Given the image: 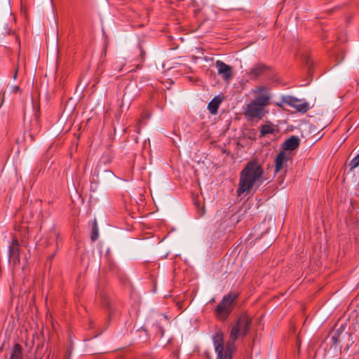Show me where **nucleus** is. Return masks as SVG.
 Returning <instances> with one entry per match:
<instances>
[{"label":"nucleus","instance_id":"obj_21","mask_svg":"<svg viewBox=\"0 0 359 359\" xmlns=\"http://www.w3.org/2000/svg\"><path fill=\"white\" fill-rule=\"evenodd\" d=\"M139 50H140V56H141L142 57H144V54H145L144 50L141 47H140V48H139Z\"/></svg>","mask_w":359,"mask_h":359},{"label":"nucleus","instance_id":"obj_6","mask_svg":"<svg viewBox=\"0 0 359 359\" xmlns=\"http://www.w3.org/2000/svg\"><path fill=\"white\" fill-rule=\"evenodd\" d=\"M283 102L295 109L297 111L305 113L309 109V104L292 96H287L283 98Z\"/></svg>","mask_w":359,"mask_h":359},{"label":"nucleus","instance_id":"obj_2","mask_svg":"<svg viewBox=\"0 0 359 359\" xmlns=\"http://www.w3.org/2000/svg\"><path fill=\"white\" fill-rule=\"evenodd\" d=\"M252 324V318L247 313H242L230 326L229 347H232V343L245 337L249 332Z\"/></svg>","mask_w":359,"mask_h":359},{"label":"nucleus","instance_id":"obj_23","mask_svg":"<svg viewBox=\"0 0 359 359\" xmlns=\"http://www.w3.org/2000/svg\"><path fill=\"white\" fill-rule=\"evenodd\" d=\"M55 255V252L53 255H52L50 256V259H53V257H54Z\"/></svg>","mask_w":359,"mask_h":359},{"label":"nucleus","instance_id":"obj_24","mask_svg":"<svg viewBox=\"0 0 359 359\" xmlns=\"http://www.w3.org/2000/svg\"><path fill=\"white\" fill-rule=\"evenodd\" d=\"M34 359H36V358H34Z\"/></svg>","mask_w":359,"mask_h":359},{"label":"nucleus","instance_id":"obj_7","mask_svg":"<svg viewBox=\"0 0 359 359\" xmlns=\"http://www.w3.org/2000/svg\"><path fill=\"white\" fill-rule=\"evenodd\" d=\"M255 94V100L262 105L267 107L270 104L271 95L269 89L265 86H259L253 90Z\"/></svg>","mask_w":359,"mask_h":359},{"label":"nucleus","instance_id":"obj_16","mask_svg":"<svg viewBox=\"0 0 359 359\" xmlns=\"http://www.w3.org/2000/svg\"><path fill=\"white\" fill-rule=\"evenodd\" d=\"M9 359H22V348L20 344H15Z\"/></svg>","mask_w":359,"mask_h":359},{"label":"nucleus","instance_id":"obj_19","mask_svg":"<svg viewBox=\"0 0 359 359\" xmlns=\"http://www.w3.org/2000/svg\"><path fill=\"white\" fill-rule=\"evenodd\" d=\"M34 116H35V122H36V124L38 125L39 123V118H40V114H39V107H38L34 113Z\"/></svg>","mask_w":359,"mask_h":359},{"label":"nucleus","instance_id":"obj_1","mask_svg":"<svg viewBox=\"0 0 359 359\" xmlns=\"http://www.w3.org/2000/svg\"><path fill=\"white\" fill-rule=\"evenodd\" d=\"M264 170L256 161L247 163L240 175L237 193L239 196L248 194L254 187H259L263 182Z\"/></svg>","mask_w":359,"mask_h":359},{"label":"nucleus","instance_id":"obj_17","mask_svg":"<svg viewBox=\"0 0 359 359\" xmlns=\"http://www.w3.org/2000/svg\"><path fill=\"white\" fill-rule=\"evenodd\" d=\"M99 236L98 226L96 220L94 221L92 229L91 240L95 241Z\"/></svg>","mask_w":359,"mask_h":359},{"label":"nucleus","instance_id":"obj_9","mask_svg":"<svg viewBox=\"0 0 359 359\" xmlns=\"http://www.w3.org/2000/svg\"><path fill=\"white\" fill-rule=\"evenodd\" d=\"M290 158V154L287 151H280L275 159V172L278 173L284 168L287 167V163Z\"/></svg>","mask_w":359,"mask_h":359},{"label":"nucleus","instance_id":"obj_15","mask_svg":"<svg viewBox=\"0 0 359 359\" xmlns=\"http://www.w3.org/2000/svg\"><path fill=\"white\" fill-rule=\"evenodd\" d=\"M222 99L219 97H214L208 104V108L211 114H216L218 111Z\"/></svg>","mask_w":359,"mask_h":359},{"label":"nucleus","instance_id":"obj_8","mask_svg":"<svg viewBox=\"0 0 359 359\" xmlns=\"http://www.w3.org/2000/svg\"><path fill=\"white\" fill-rule=\"evenodd\" d=\"M215 66L217 69L218 74L222 76L224 81H229L233 76L232 67L226 65L222 60H217Z\"/></svg>","mask_w":359,"mask_h":359},{"label":"nucleus","instance_id":"obj_12","mask_svg":"<svg viewBox=\"0 0 359 359\" xmlns=\"http://www.w3.org/2000/svg\"><path fill=\"white\" fill-rule=\"evenodd\" d=\"M299 145V139L297 136H291L287 139L283 144V151H293Z\"/></svg>","mask_w":359,"mask_h":359},{"label":"nucleus","instance_id":"obj_22","mask_svg":"<svg viewBox=\"0 0 359 359\" xmlns=\"http://www.w3.org/2000/svg\"><path fill=\"white\" fill-rule=\"evenodd\" d=\"M17 74H18V70L16 69L15 74H14V79H15L16 77H17Z\"/></svg>","mask_w":359,"mask_h":359},{"label":"nucleus","instance_id":"obj_18","mask_svg":"<svg viewBox=\"0 0 359 359\" xmlns=\"http://www.w3.org/2000/svg\"><path fill=\"white\" fill-rule=\"evenodd\" d=\"M359 165V154L354 157L350 162V170H353Z\"/></svg>","mask_w":359,"mask_h":359},{"label":"nucleus","instance_id":"obj_3","mask_svg":"<svg viewBox=\"0 0 359 359\" xmlns=\"http://www.w3.org/2000/svg\"><path fill=\"white\" fill-rule=\"evenodd\" d=\"M213 344L215 352L217 353V359H232V353L236 350L235 343H232V347H229L230 338L226 342L225 346L224 336L221 330H217L212 337Z\"/></svg>","mask_w":359,"mask_h":359},{"label":"nucleus","instance_id":"obj_5","mask_svg":"<svg viewBox=\"0 0 359 359\" xmlns=\"http://www.w3.org/2000/svg\"><path fill=\"white\" fill-rule=\"evenodd\" d=\"M266 107L255 100L248 104L245 108L244 115L248 121L262 119L266 114Z\"/></svg>","mask_w":359,"mask_h":359},{"label":"nucleus","instance_id":"obj_4","mask_svg":"<svg viewBox=\"0 0 359 359\" xmlns=\"http://www.w3.org/2000/svg\"><path fill=\"white\" fill-rule=\"evenodd\" d=\"M238 297V294L236 292H230L223 297L215 311V316L218 320L224 321L228 318L233 311V304Z\"/></svg>","mask_w":359,"mask_h":359},{"label":"nucleus","instance_id":"obj_14","mask_svg":"<svg viewBox=\"0 0 359 359\" xmlns=\"http://www.w3.org/2000/svg\"><path fill=\"white\" fill-rule=\"evenodd\" d=\"M59 236L60 233L55 228L51 229L48 232V235L46 238L48 241L45 245V247L49 246V245L50 244V241L52 240L55 242L56 249H57Z\"/></svg>","mask_w":359,"mask_h":359},{"label":"nucleus","instance_id":"obj_11","mask_svg":"<svg viewBox=\"0 0 359 359\" xmlns=\"http://www.w3.org/2000/svg\"><path fill=\"white\" fill-rule=\"evenodd\" d=\"M269 69V66L263 63H257L248 72V76L251 79H256L259 76L264 75Z\"/></svg>","mask_w":359,"mask_h":359},{"label":"nucleus","instance_id":"obj_10","mask_svg":"<svg viewBox=\"0 0 359 359\" xmlns=\"http://www.w3.org/2000/svg\"><path fill=\"white\" fill-rule=\"evenodd\" d=\"M9 258L15 265L20 262V245L16 238H14L9 245Z\"/></svg>","mask_w":359,"mask_h":359},{"label":"nucleus","instance_id":"obj_13","mask_svg":"<svg viewBox=\"0 0 359 359\" xmlns=\"http://www.w3.org/2000/svg\"><path fill=\"white\" fill-rule=\"evenodd\" d=\"M276 132V126L272 123L264 124L260 126L259 137H262L269 134H274Z\"/></svg>","mask_w":359,"mask_h":359},{"label":"nucleus","instance_id":"obj_20","mask_svg":"<svg viewBox=\"0 0 359 359\" xmlns=\"http://www.w3.org/2000/svg\"><path fill=\"white\" fill-rule=\"evenodd\" d=\"M11 92L13 93H20V88L18 86H14L11 87Z\"/></svg>","mask_w":359,"mask_h":359}]
</instances>
